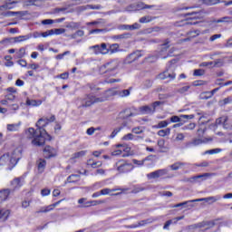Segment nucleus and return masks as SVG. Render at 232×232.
<instances>
[{"label": "nucleus", "instance_id": "f257e3e1", "mask_svg": "<svg viewBox=\"0 0 232 232\" xmlns=\"http://www.w3.org/2000/svg\"><path fill=\"white\" fill-rule=\"evenodd\" d=\"M53 121H55V116H51L50 119L46 117L40 118L35 123L36 130L34 127H30L25 130L26 137L33 139V146H44L46 142L52 140V136L48 134L44 128L50 126V122H53Z\"/></svg>", "mask_w": 232, "mask_h": 232}, {"label": "nucleus", "instance_id": "f03ea898", "mask_svg": "<svg viewBox=\"0 0 232 232\" xmlns=\"http://www.w3.org/2000/svg\"><path fill=\"white\" fill-rule=\"evenodd\" d=\"M119 66H121L119 60H111L100 66L99 73L104 77H115L119 73Z\"/></svg>", "mask_w": 232, "mask_h": 232}, {"label": "nucleus", "instance_id": "7ed1b4c3", "mask_svg": "<svg viewBox=\"0 0 232 232\" xmlns=\"http://www.w3.org/2000/svg\"><path fill=\"white\" fill-rule=\"evenodd\" d=\"M157 106H160V102H155L151 105H145L139 108L138 115H151L155 113Z\"/></svg>", "mask_w": 232, "mask_h": 232}, {"label": "nucleus", "instance_id": "20e7f679", "mask_svg": "<svg viewBox=\"0 0 232 232\" xmlns=\"http://www.w3.org/2000/svg\"><path fill=\"white\" fill-rule=\"evenodd\" d=\"M104 101H107V98H95V96L90 94L82 100V108H88V106H92L95 102H104Z\"/></svg>", "mask_w": 232, "mask_h": 232}, {"label": "nucleus", "instance_id": "39448f33", "mask_svg": "<svg viewBox=\"0 0 232 232\" xmlns=\"http://www.w3.org/2000/svg\"><path fill=\"white\" fill-rule=\"evenodd\" d=\"M23 155V149L21 147H17L11 154L9 163H11V168H14L17 165V162L21 160V157Z\"/></svg>", "mask_w": 232, "mask_h": 232}, {"label": "nucleus", "instance_id": "423d86ee", "mask_svg": "<svg viewBox=\"0 0 232 232\" xmlns=\"http://www.w3.org/2000/svg\"><path fill=\"white\" fill-rule=\"evenodd\" d=\"M175 67L173 65H169L165 72L159 74V79H169V81H174L177 74L175 73Z\"/></svg>", "mask_w": 232, "mask_h": 232}, {"label": "nucleus", "instance_id": "0eeeda50", "mask_svg": "<svg viewBox=\"0 0 232 232\" xmlns=\"http://www.w3.org/2000/svg\"><path fill=\"white\" fill-rule=\"evenodd\" d=\"M117 171L119 173H130L133 169V164L128 163L124 160H120L116 163Z\"/></svg>", "mask_w": 232, "mask_h": 232}, {"label": "nucleus", "instance_id": "6e6552de", "mask_svg": "<svg viewBox=\"0 0 232 232\" xmlns=\"http://www.w3.org/2000/svg\"><path fill=\"white\" fill-rule=\"evenodd\" d=\"M89 50L95 55H99L102 53V55H106L108 53V46L106 44H102L101 45L96 44L89 47Z\"/></svg>", "mask_w": 232, "mask_h": 232}, {"label": "nucleus", "instance_id": "1a4fd4ad", "mask_svg": "<svg viewBox=\"0 0 232 232\" xmlns=\"http://www.w3.org/2000/svg\"><path fill=\"white\" fill-rule=\"evenodd\" d=\"M213 173H204L201 175L194 176L191 178H188L187 179V182H190V184H197V182H202V180H206L208 177H213Z\"/></svg>", "mask_w": 232, "mask_h": 232}, {"label": "nucleus", "instance_id": "9d476101", "mask_svg": "<svg viewBox=\"0 0 232 232\" xmlns=\"http://www.w3.org/2000/svg\"><path fill=\"white\" fill-rule=\"evenodd\" d=\"M30 37V35H20L13 38H5L0 42V44H6V43H12V41L14 43H23L24 41H28Z\"/></svg>", "mask_w": 232, "mask_h": 232}, {"label": "nucleus", "instance_id": "9b49d317", "mask_svg": "<svg viewBox=\"0 0 232 232\" xmlns=\"http://www.w3.org/2000/svg\"><path fill=\"white\" fill-rule=\"evenodd\" d=\"M44 159H52L53 157H57V148L53 146H45L44 149Z\"/></svg>", "mask_w": 232, "mask_h": 232}, {"label": "nucleus", "instance_id": "f8f14e48", "mask_svg": "<svg viewBox=\"0 0 232 232\" xmlns=\"http://www.w3.org/2000/svg\"><path fill=\"white\" fill-rule=\"evenodd\" d=\"M111 155L113 157H119V155H121V157H130L133 155V152H131V148L130 147H126L125 149L122 150H116L111 152Z\"/></svg>", "mask_w": 232, "mask_h": 232}, {"label": "nucleus", "instance_id": "ddd939ff", "mask_svg": "<svg viewBox=\"0 0 232 232\" xmlns=\"http://www.w3.org/2000/svg\"><path fill=\"white\" fill-rule=\"evenodd\" d=\"M164 175H168V169H161L156 171L150 172L147 174L148 179H159L160 177H164Z\"/></svg>", "mask_w": 232, "mask_h": 232}, {"label": "nucleus", "instance_id": "4468645a", "mask_svg": "<svg viewBox=\"0 0 232 232\" xmlns=\"http://www.w3.org/2000/svg\"><path fill=\"white\" fill-rule=\"evenodd\" d=\"M223 125L225 130H232V125L227 123V116H222L216 120V126Z\"/></svg>", "mask_w": 232, "mask_h": 232}, {"label": "nucleus", "instance_id": "2eb2a0df", "mask_svg": "<svg viewBox=\"0 0 232 232\" xmlns=\"http://www.w3.org/2000/svg\"><path fill=\"white\" fill-rule=\"evenodd\" d=\"M222 197L220 196H212L208 198H198V199H193L192 202H210V204H213L217 202L218 200H220Z\"/></svg>", "mask_w": 232, "mask_h": 232}, {"label": "nucleus", "instance_id": "dca6fc26", "mask_svg": "<svg viewBox=\"0 0 232 232\" xmlns=\"http://www.w3.org/2000/svg\"><path fill=\"white\" fill-rule=\"evenodd\" d=\"M210 142H213V138H196L193 140L194 146H200V144H209Z\"/></svg>", "mask_w": 232, "mask_h": 232}, {"label": "nucleus", "instance_id": "f3484780", "mask_svg": "<svg viewBox=\"0 0 232 232\" xmlns=\"http://www.w3.org/2000/svg\"><path fill=\"white\" fill-rule=\"evenodd\" d=\"M13 193L10 188H3L0 190V202H6L10 198V194Z\"/></svg>", "mask_w": 232, "mask_h": 232}, {"label": "nucleus", "instance_id": "a211bd4d", "mask_svg": "<svg viewBox=\"0 0 232 232\" xmlns=\"http://www.w3.org/2000/svg\"><path fill=\"white\" fill-rule=\"evenodd\" d=\"M63 199H61L52 205H49L47 207H44L42 208L40 210L37 211V213H48L49 211H53V209L54 208H57V206H59V204H61L63 202Z\"/></svg>", "mask_w": 232, "mask_h": 232}, {"label": "nucleus", "instance_id": "6ab92c4d", "mask_svg": "<svg viewBox=\"0 0 232 232\" xmlns=\"http://www.w3.org/2000/svg\"><path fill=\"white\" fill-rule=\"evenodd\" d=\"M169 48V41H167L165 44L161 45V51L160 52L158 58L159 59H168V55H166V52Z\"/></svg>", "mask_w": 232, "mask_h": 232}, {"label": "nucleus", "instance_id": "aec40b11", "mask_svg": "<svg viewBox=\"0 0 232 232\" xmlns=\"http://www.w3.org/2000/svg\"><path fill=\"white\" fill-rule=\"evenodd\" d=\"M153 221H154V219H151V218L144 219V220L138 222V224H136V225L127 226V227L129 229H135L137 227H142V226H146L147 224H151Z\"/></svg>", "mask_w": 232, "mask_h": 232}, {"label": "nucleus", "instance_id": "412c9836", "mask_svg": "<svg viewBox=\"0 0 232 232\" xmlns=\"http://www.w3.org/2000/svg\"><path fill=\"white\" fill-rule=\"evenodd\" d=\"M25 104L26 106H29L31 108H39V106L43 104V100H32L30 98H27Z\"/></svg>", "mask_w": 232, "mask_h": 232}, {"label": "nucleus", "instance_id": "4be33fe9", "mask_svg": "<svg viewBox=\"0 0 232 232\" xmlns=\"http://www.w3.org/2000/svg\"><path fill=\"white\" fill-rule=\"evenodd\" d=\"M23 186V178H15L11 181V188H13L12 192L15 191V189H19Z\"/></svg>", "mask_w": 232, "mask_h": 232}, {"label": "nucleus", "instance_id": "5701e85b", "mask_svg": "<svg viewBox=\"0 0 232 232\" xmlns=\"http://www.w3.org/2000/svg\"><path fill=\"white\" fill-rule=\"evenodd\" d=\"M36 166L39 173H44V169H46V161L44 159L40 158L36 160Z\"/></svg>", "mask_w": 232, "mask_h": 232}, {"label": "nucleus", "instance_id": "b1692460", "mask_svg": "<svg viewBox=\"0 0 232 232\" xmlns=\"http://www.w3.org/2000/svg\"><path fill=\"white\" fill-rule=\"evenodd\" d=\"M15 5H17V2L9 0L8 2H5V5L0 6V10H12L15 8Z\"/></svg>", "mask_w": 232, "mask_h": 232}, {"label": "nucleus", "instance_id": "393cba45", "mask_svg": "<svg viewBox=\"0 0 232 232\" xmlns=\"http://www.w3.org/2000/svg\"><path fill=\"white\" fill-rule=\"evenodd\" d=\"M127 126H128V122L124 121L121 127H118V128H116V129L113 130V131L111 132L110 138H111V139H115V137H117V135H118L122 130H124V128H127Z\"/></svg>", "mask_w": 232, "mask_h": 232}, {"label": "nucleus", "instance_id": "a878e982", "mask_svg": "<svg viewBox=\"0 0 232 232\" xmlns=\"http://www.w3.org/2000/svg\"><path fill=\"white\" fill-rule=\"evenodd\" d=\"M5 164H8V166H10L12 168V165L10 163V154L9 153L4 154L0 158V166H5Z\"/></svg>", "mask_w": 232, "mask_h": 232}, {"label": "nucleus", "instance_id": "bb28decb", "mask_svg": "<svg viewBox=\"0 0 232 232\" xmlns=\"http://www.w3.org/2000/svg\"><path fill=\"white\" fill-rule=\"evenodd\" d=\"M115 191H128V188H103L100 192L101 195H110V193H113Z\"/></svg>", "mask_w": 232, "mask_h": 232}, {"label": "nucleus", "instance_id": "cd10ccee", "mask_svg": "<svg viewBox=\"0 0 232 232\" xmlns=\"http://www.w3.org/2000/svg\"><path fill=\"white\" fill-rule=\"evenodd\" d=\"M200 66L218 67V66H222V62L220 60H218L216 62H204V63H200Z\"/></svg>", "mask_w": 232, "mask_h": 232}, {"label": "nucleus", "instance_id": "c85d7f7f", "mask_svg": "<svg viewBox=\"0 0 232 232\" xmlns=\"http://www.w3.org/2000/svg\"><path fill=\"white\" fill-rule=\"evenodd\" d=\"M8 217H10V210L8 209L0 210V222H5V220H8Z\"/></svg>", "mask_w": 232, "mask_h": 232}, {"label": "nucleus", "instance_id": "c756f323", "mask_svg": "<svg viewBox=\"0 0 232 232\" xmlns=\"http://www.w3.org/2000/svg\"><path fill=\"white\" fill-rule=\"evenodd\" d=\"M119 52V44H112L107 47V53H110L111 55L113 53H117Z\"/></svg>", "mask_w": 232, "mask_h": 232}, {"label": "nucleus", "instance_id": "7c9ffc66", "mask_svg": "<svg viewBox=\"0 0 232 232\" xmlns=\"http://www.w3.org/2000/svg\"><path fill=\"white\" fill-rule=\"evenodd\" d=\"M87 26H98V28H102L104 26V21L102 19L93 21V22H88L86 24Z\"/></svg>", "mask_w": 232, "mask_h": 232}, {"label": "nucleus", "instance_id": "2f4dec72", "mask_svg": "<svg viewBox=\"0 0 232 232\" xmlns=\"http://www.w3.org/2000/svg\"><path fill=\"white\" fill-rule=\"evenodd\" d=\"M21 122L7 124V131H19Z\"/></svg>", "mask_w": 232, "mask_h": 232}, {"label": "nucleus", "instance_id": "473e14b6", "mask_svg": "<svg viewBox=\"0 0 232 232\" xmlns=\"http://www.w3.org/2000/svg\"><path fill=\"white\" fill-rule=\"evenodd\" d=\"M158 135H159V137H168V136L171 135V129L167 128L164 130H160L158 131Z\"/></svg>", "mask_w": 232, "mask_h": 232}, {"label": "nucleus", "instance_id": "72a5a7b5", "mask_svg": "<svg viewBox=\"0 0 232 232\" xmlns=\"http://www.w3.org/2000/svg\"><path fill=\"white\" fill-rule=\"evenodd\" d=\"M192 202H196V201H193V199H192V200L178 203V204L174 205L173 208H182L184 206H187L188 208H193V205H191Z\"/></svg>", "mask_w": 232, "mask_h": 232}, {"label": "nucleus", "instance_id": "f704fd0d", "mask_svg": "<svg viewBox=\"0 0 232 232\" xmlns=\"http://www.w3.org/2000/svg\"><path fill=\"white\" fill-rule=\"evenodd\" d=\"M80 179H81V176L79 174H72L67 178V182L69 183L78 182Z\"/></svg>", "mask_w": 232, "mask_h": 232}, {"label": "nucleus", "instance_id": "c9c22d12", "mask_svg": "<svg viewBox=\"0 0 232 232\" xmlns=\"http://www.w3.org/2000/svg\"><path fill=\"white\" fill-rule=\"evenodd\" d=\"M87 166H91V168H101L102 163L101 161H93V160H88Z\"/></svg>", "mask_w": 232, "mask_h": 232}, {"label": "nucleus", "instance_id": "e433bc0d", "mask_svg": "<svg viewBox=\"0 0 232 232\" xmlns=\"http://www.w3.org/2000/svg\"><path fill=\"white\" fill-rule=\"evenodd\" d=\"M169 126V122L168 121H161L157 125H154L156 130H161L162 128H168Z\"/></svg>", "mask_w": 232, "mask_h": 232}, {"label": "nucleus", "instance_id": "4c0bfd02", "mask_svg": "<svg viewBox=\"0 0 232 232\" xmlns=\"http://www.w3.org/2000/svg\"><path fill=\"white\" fill-rule=\"evenodd\" d=\"M142 55V52L136 51L129 55V59H131V61H137V59H140V57Z\"/></svg>", "mask_w": 232, "mask_h": 232}, {"label": "nucleus", "instance_id": "58836bf2", "mask_svg": "<svg viewBox=\"0 0 232 232\" xmlns=\"http://www.w3.org/2000/svg\"><path fill=\"white\" fill-rule=\"evenodd\" d=\"M180 166H186V163L179 161L170 165L169 168L172 169V171H177L178 169H180Z\"/></svg>", "mask_w": 232, "mask_h": 232}, {"label": "nucleus", "instance_id": "ea45409f", "mask_svg": "<svg viewBox=\"0 0 232 232\" xmlns=\"http://www.w3.org/2000/svg\"><path fill=\"white\" fill-rule=\"evenodd\" d=\"M26 54V49L24 47L20 48L18 52L15 53L16 59H23L24 55Z\"/></svg>", "mask_w": 232, "mask_h": 232}, {"label": "nucleus", "instance_id": "a19ab883", "mask_svg": "<svg viewBox=\"0 0 232 232\" xmlns=\"http://www.w3.org/2000/svg\"><path fill=\"white\" fill-rule=\"evenodd\" d=\"M218 3H222V0H203V5L208 6H213V5H218Z\"/></svg>", "mask_w": 232, "mask_h": 232}, {"label": "nucleus", "instance_id": "79ce46f5", "mask_svg": "<svg viewBox=\"0 0 232 232\" xmlns=\"http://www.w3.org/2000/svg\"><path fill=\"white\" fill-rule=\"evenodd\" d=\"M4 15L5 17H14V15H23V12L7 11Z\"/></svg>", "mask_w": 232, "mask_h": 232}, {"label": "nucleus", "instance_id": "37998d69", "mask_svg": "<svg viewBox=\"0 0 232 232\" xmlns=\"http://www.w3.org/2000/svg\"><path fill=\"white\" fill-rule=\"evenodd\" d=\"M84 155H86V150L75 152L71 158V160H73L74 159H82V157H84Z\"/></svg>", "mask_w": 232, "mask_h": 232}, {"label": "nucleus", "instance_id": "c03bdc74", "mask_svg": "<svg viewBox=\"0 0 232 232\" xmlns=\"http://www.w3.org/2000/svg\"><path fill=\"white\" fill-rule=\"evenodd\" d=\"M222 149H212L204 152V155H217V153H220Z\"/></svg>", "mask_w": 232, "mask_h": 232}, {"label": "nucleus", "instance_id": "a18cd8bd", "mask_svg": "<svg viewBox=\"0 0 232 232\" xmlns=\"http://www.w3.org/2000/svg\"><path fill=\"white\" fill-rule=\"evenodd\" d=\"M187 15H191L190 20L200 19L202 13L201 12H193V13L187 14Z\"/></svg>", "mask_w": 232, "mask_h": 232}, {"label": "nucleus", "instance_id": "49530a36", "mask_svg": "<svg viewBox=\"0 0 232 232\" xmlns=\"http://www.w3.org/2000/svg\"><path fill=\"white\" fill-rule=\"evenodd\" d=\"M153 19H155V17H151L150 15H147V16H143L141 18H140V23H151V21H153Z\"/></svg>", "mask_w": 232, "mask_h": 232}, {"label": "nucleus", "instance_id": "de8ad7c7", "mask_svg": "<svg viewBox=\"0 0 232 232\" xmlns=\"http://www.w3.org/2000/svg\"><path fill=\"white\" fill-rule=\"evenodd\" d=\"M84 35V31L78 30L75 34L70 35L71 39H77V37H82Z\"/></svg>", "mask_w": 232, "mask_h": 232}, {"label": "nucleus", "instance_id": "09e8293b", "mask_svg": "<svg viewBox=\"0 0 232 232\" xmlns=\"http://www.w3.org/2000/svg\"><path fill=\"white\" fill-rule=\"evenodd\" d=\"M39 0H26L25 5L27 6H39Z\"/></svg>", "mask_w": 232, "mask_h": 232}, {"label": "nucleus", "instance_id": "8fccbe9b", "mask_svg": "<svg viewBox=\"0 0 232 232\" xmlns=\"http://www.w3.org/2000/svg\"><path fill=\"white\" fill-rule=\"evenodd\" d=\"M231 22V17L229 16H225L221 19H218V20H213L212 23H229Z\"/></svg>", "mask_w": 232, "mask_h": 232}, {"label": "nucleus", "instance_id": "3c124183", "mask_svg": "<svg viewBox=\"0 0 232 232\" xmlns=\"http://www.w3.org/2000/svg\"><path fill=\"white\" fill-rule=\"evenodd\" d=\"M130 89H127V90L120 91L118 95L120 97H130Z\"/></svg>", "mask_w": 232, "mask_h": 232}, {"label": "nucleus", "instance_id": "603ef678", "mask_svg": "<svg viewBox=\"0 0 232 232\" xmlns=\"http://www.w3.org/2000/svg\"><path fill=\"white\" fill-rule=\"evenodd\" d=\"M144 132V127H135L132 129V133L136 135H140V133Z\"/></svg>", "mask_w": 232, "mask_h": 232}, {"label": "nucleus", "instance_id": "864d4df0", "mask_svg": "<svg viewBox=\"0 0 232 232\" xmlns=\"http://www.w3.org/2000/svg\"><path fill=\"white\" fill-rule=\"evenodd\" d=\"M197 127V124H195V123H189V124H188V125H185V126H183L182 128H181V130H183V131H186L187 130H192L194 128H196Z\"/></svg>", "mask_w": 232, "mask_h": 232}, {"label": "nucleus", "instance_id": "5fc2aeb1", "mask_svg": "<svg viewBox=\"0 0 232 232\" xmlns=\"http://www.w3.org/2000/svg\"><path fill=\"white\" fill-rule=\"evenodd\" d=\"M69 77H70L69 72H63V73H61L60 75L55 76V79H63V81H66V79H68Z\"/></svg>", "mask_w": 232, "mask_h": 232}, {"label": "nucleus", "instance_id": "6e6d98bb", "mask_svg": "<svg viewBox=\"0 0 232 232\" xmlns=\"http://www.w3.org/2000/svg\"><path fill=\"white\" fill-rule=\"evenodd\" d=\"M53 35H62V34H64L66 32V29L64 28H58V29H53Z\"/></svg>", "mask_w": 232, "mask_h": 232}, {"label": "nucleus", "instance_id": "4d7b16f0", "mask_svg": "<svg viewBox=\"0 0 232 232\" xmlns=\"http://www.w3.org/2000/svg\"><path fill=\"white\" fill-rule=\"evenodd\" d=\"M102 202L101 201H96V200H92V201H88L87 203H85L86 205L83 206V208H90V206H97V204H102Z\"/></svg>", "mask_w": 232, "mask_h": 232}, {"label": "nucleus", "instance_id": "13d9d810", "mask_svg": "<svg viewBox=\"0 0 232 232\" xmlns=\"http://www.w3.org/2000/svg\"><path fill=\"white\" fill-rule=\"evenodd\" d=\"M179 220H184V216L177 217V218H174L172 219H169L171 225L178 224Z\"/></svg>", "mask_w": 232, "mask_h": 232}, {"label": "nucleus", "instance_id": "bf43d9fd", "mask_svg": "<svg viewBox=\"0 0 232 232\" xmlns=\"http://www.w3.org/2000/svg\"><path fill=\"white\" fill-rule=\"evenodd\" d=\"M146 160H149L148 158H145L142 160H132L133 164H137L138 166H144V162H146Z\"/></svg>", "mask_w": 232, "mask_h": 232}, {"label": "nucleus", "instance_id": "052dcab7", "mask_svg": "<svg viewBox=\"0 0 232 232\" xmlns=\"http://www.w3.org/2000/svg\"><path fill=\"white\" fill-rule=\"evenodd\" d=\"M97 130H101V128L91 127V128L87 129L86 133H87V135H93V133H95V131H97Z\"/></svg>", "mask_w": 232, "mask_h": 232}, {"label": "nucleus", "instance_id": "680f3d73", "mask_svg": "<svg viewBox=\"0 0 232 232\" xmlns=\"http://www.w3.org/2000/svg\"><path fill=\"white\" fill-rule=\"evenodd\" d=\"M184 139H186V136L184 135V133H178L175 140H177L178 142H182Z\"/></svg>", "mask_w": 232, "mask_h": 232}, {"label": "nucleus", "instance_id": "e2e57ef3", "mask_svg": "<svg viewBox=\"0 0 232 232\" xmlns=\"http://www.w3.org/2000/svg\"><path fill=\"white\" fill-rule=\"evenodd\" d=\"M81 24L79 23H71L69 25H67V28H72V30H77V28H80Z\"/></svg>", "mask_w": 232, "mask_h": 232}, {"label": "nucleus", "instance_id": "0e129e2a", "mask_svg": "<svg viewBox=\"0 0 232 232\" xmlns=\"http://www.w3.org/2000/svg\"><path fill=\"white\" fill-rule=\"evenodd\" d=\"M50 35H53V29L42 33V37H50Z\"/></svg>", "mask_w": 232, "mask_h": 232}, {"label": "nucleus", "instance_id": "69168bd1", "mask_svg": "<svg viewBox=\"0 0 232 232\" xmlns=\"http://www.w3.org/2000/svg\"><path fill=\"white\" fill-rule=\"evenodd\" d=\"M133 139H135V136L132 133H129L122 138L123 140H133Z\"/></svg>", "mask_w": 232, "mask_h": 232}, {"label": "nucleus", "instance_id": "338daca9", "mask_svg": "<svg viewBox=\"0 0 232 232\" xmlns=\"http://www.w3.org/2000/svg\"><path fill=\"white\" fill-rule=\"evenodd\" d=\"M189 88H190L189 85L181 87L180 89L178 90V92L179 93H186V92H188Z\"/></svg>", "mask_w": 232, "mask_h": 232}, {"label": "nucleus", "instance_id": "774afa93", "mask_svg": "<svg viewBox=\"0 0 232 232\" xmlns=\"http://www.w3.org/2000/svg\"><path fill=\"white\" fill-rule=\"evenodd\" d=\"M180 116L179 117V116H172L171 118H170V122H180Z\"/></svg>", "mask_w": 232, "mask_h": 232}]
</instances>
